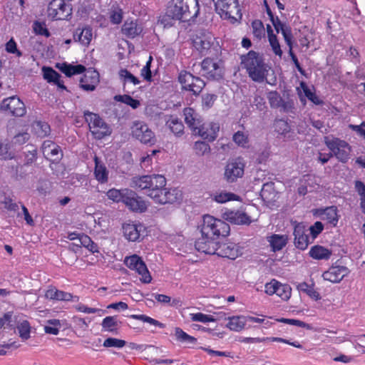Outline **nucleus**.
Masks as SVG:
<instances>
[{
  "label": "nucleus",
  "instance_id": "9",
  "mask_svg": "<svg viewBox=\"0 0 365 365\" xmlns=\"http://www.w3.org/2000/svg\"><path fill=\"white\" fill-rule=\"evenodd\" d=\"M124 264L128 268L135 271L140 277V280L145 284H148L152 280L149 270L142 258L137 255H132L125 257Z\"/></svg>",
  "mask_w": 365,
  "mask_h": 365
},
{
  "label": "nucleus",
  "instance_id": "4",
  "mask_svg": "<svg viewBox=\"0 0 365 365\" xmlns=\"http://www.w3.org/2000/svg\"><path fill=\"white\" fill-rule=\"evenodd\" d=\"M202 236L208 239H217L220 236L225 237L230 233V226L225 221L215 218L210 215H205L202 217L200 225Z\"/></svg>",
  "mask_w": 365,
  "mask_h": 365
},
{
  "label": "nucleus",
  "instance_id": "57",
  "mask_svg": "<svg viewBox=\"0 0 365 365\" xmlns=\"http://www.w3.org/2000/svg\"><path fill=\"white\" fill-rule=\"evenodd\" d=\"M252 33L257 39H261L264 36V27L259 20H255L252 23Z\"/></svg>",
  "mask_w": 365,
  "mask_h": 365
},
{
  "label": "nucleus",
  "instance_id": "63",
  "mask_svg": "<svg viewBox=\"0 0 365 365\" xmlns=\"http://www.w3.org/2000/svg\"><path fill=\"white\" fill-rule=\"evenodd\" d=\"M234 142L240 146L247 147L248 145V138L244 133L237 131L233 135Z\"/></svg>",
  "mask_w": 365,
  "mask_h": 365
},
{
  "label": "nucleus",
  "instance_id": "11",
  "mask_svg": "<svg viewBox=\"0 0 365 365\" xmlns=\"http://www.w3.org/2000/svg\"><path fill=\"white\" fill-rule=\"evenodd\" d=\"M178 80L183 89L189 91L195 95L199 94L205 86V83L202 79L185 71L180 73Z\"/></svg>",
  "mask_w": 365,
  "mask_h": 365
},
{
  "label": "nucleus",
  "instance_id": "2",
  "mask_svg": "<svg viewBox=\"0 0 365 365\" xmlns=\"http://www.w3.org/2000/svg\"><path fill=\"white\" fill-rule=\"evenodd\" d=\"M241 61L242 67L252 81L262 83L266 79L269 67L258 53L250 51L247 55L242 56Z\"/></svg>",
  "mask_w": 365,
  "mask_h": 365
},
{
  "label": "nucleus",
  "instance_id": "10",
  "mask_svg": "<svg viewBox=\"0 0 365 365\" xmlns=\"http://www.w3.org/2000/svg\"><path fill=\"white\" fill-rule=\"evenodd\" d=\"M47 14L52 20H66L71 16L72 9L63 0H52L48 4Z\"/></svg>",
  "mask_w": 365,
  "mask_h": 365
},
{
  "label": "nucleus",
  "instance_id": "59",
  "mask_svg": "<svg viewBox=\"0 0 365 365\" xmlns=\"http://www.w3.org/2000/svg\"><path fill=\"white\" fill-rule=\"evenodd\" d=\"M193 148L197 155H204L210 152L209 144L203 141L195 142Z\"/></svg>",
  "mask_w": 365,
  "mask_h": 365
},
{
  "label": "nucleus",
  "instance_id": "36",
  "mask_svg": "<svg viewBox=\"0 0 365 365\" xmlns=\"http://www.w3.org/2000/svg\"><path fill=\"white\" fill-rule=\"evenodd\" d=\"M228 322L226 327L233 331H241L245 329L247 323V318L245 316H232L227 318Z\"/></svg>",
  "mask_w": 365,
  "mask_h": 365
},
{
  "label": "nucleus",
  "instance_id": "13",
  "mask_svg": "<svg viewBox=\"0 0 365 365\" xmlns=\"http://www.w3.org/2000/svg\"><path fill=\"white\" fill-rule=\"evenodd\" d=\"M202 75L207 78L219 80L223 76V67L222 63L215 61L212 58H205L201 63Z\"/></svg>",
  "mask_w": 365,
  "mask_h": 365
},
{
  "label": "nucleus",
  "instance_id": "16",
  "mask_svg": "<svg viewBox=\"0 0 365 365\" xmlns=\"http://www.w3.org/2000/svg\"><path fill=\"white\" fill-rule=\"evenodd\" d=\"M1 109L9 111L12 115L16 117L24 116L26 113L24 102L16 96L4 99L1 104Z\"/></svg>",
  "mask_w": 365,
  "mask_h": 365
},
{
  "label": "nucleus",
  "instance_id": "18",
  "mask_svg": "<svg viewBox=\"0 0 365 365\" xmlns=\"http://www.w3.org/2000/svg\"><path fill=\"white\" fill-rule=\"evenodd\" d=\"M220 130V125L215 122H206L202 125H199L196 128L195 134H197L204 140L210 142L214 141Z\"/></svg>",
  "mask_w": 365,
  "mask_h": 365
},
{
  "label": "nucleus",
  "instance_id": "64",
  "mask_svg": "<svg viewBox=\"0 0 365 365\" xmlns=\"http://www.w3.org/2000/svg\"><path fill=\"white\" fill-rule=\"evenodd\" d=\"M152 61V57L150 56L149 60L147 61L146 64L142 68L140 71L141 76L148 81H151L152 75L150 71V65Z\"/></svg>",
  "mask_w": 365,
  "mask_h": 365
},
{
  "label": "nucleus",
  "instance_id": "22",
  "mask_svg": "<svg viewBox=\"0 0 365 365\" xmlns=\"http://www.w3.org/2000/svg\"><path fill=\"white\" fill-rule=\"evenodd\" d=\"M215 251L216 252L215 255L231 259H235L240 255L238 246L232 242H227L220 245L217 244Z\"/></svg>",
  "mask_w": 365,
  "mask_h": 365
},
{
  "label": "nucleus",
  "instance_id": "39",
  "mask_svg": "<svg viewBox=\"0 0 365 365\" xmlns=\"http://www.w3.org/2000/svg\"><path fill=\"white\" fill-rule=\"evenodd\" d=\"M309 255L315 259H328L331 255V252L321 245H315L309 250Z\"/></svg>",
  "mask_w": 365,
  "mask_h": 365
},
{
  "label": "nucleus",
  "instance_id": "17",
  "mask_svg": "<svg viewBox=\"0 0 365 365\" xmlns=\"http://www.w3.org/2000/svg\"><path fill=\"white\" fill-rule=\"evenodd\" d=\"M222 218L235 225H248L252 222L251 217L244 210H226L222 215Z\"/></svg>",
  "mask_w": 365,
  "mask_h": 365
},
{
  "label": "nucleus",
  "instance_id": "35",
  "mask_svg": "<svg viewBox=\"0 0 365 365\" xmlns=\"http://www.w3.org/2000/svg\"><path fill=\"white\" fill-rule=\"evenodd\" d=\"M288 240L287 235L273 234L267 237V241L274 252L282 250L287 244Z\"/></svg>",
  "mask_w": 365,
  "mask_h": 365
},
{
  "label": "nucleus",
  "instance_id": "38",
  "mask_svg": "<svg viewBox=\"0 0 365 365\" xmlns=\"http://www.w3.org/2000/svg\"><path fill=\"white\" fill-rule=\"evenodd\" d=\"M57 68L68 77L83 73L86 71V68L83 65L73 66L66 63L58 64Z\"/></svg>",
  "mask_w": 365,
  "mask_h": 365
},
{
  "label": "nucleus",
  "instance_id": "27",
  "mask_svg": "<svg viewBox=\"0 0 365 365\" xmlns=\"http://www.w3.org/2000/svg\"><path fill=\"white\" fill-rule=\"evenodd\" d=\"M267 98L272 108H279L280 110L287 111L292 107L289 102L284 101L277 91H269L267 94Z\"/></svg>",
  "mask_w": 365,
  "mask_h": 365
},
{
  "label": "nucleus",
  "instance_id": "23",
  "mask_svg": "<svg viewBox=\"0 0 365 365\" xmlns=\"http://www.w3.org/2000/svg\"><path fill=\"white\" fill-rule=\"evenodd\" d=\"M99 82V74L96 71L88 70L80 81L81 88L86 91H93Z\"/></svg>",
  "mask_w": 365,
  "mask_h": 365
},
{
  "label": "nucleus",
  "instance_id": "32",
  "mask_svg": "<svg viewBox=\"0 0 365 365\" xmlns=\"http://www.w3.org/2000/svg\"><path fill=\"white\" fill-rule=\"evenodd\" d=\"M183 115L186 124L191 130L196 132V128L200 124V116L193 108L190 107L184 108Z\"/></svg>",
  "mask_w": 365,
  "mask_h": 365
},
{
  "label": "nucleus",
  "instance_id": "26",
  "mask_svg": "<svg viewBox=\"0 0 365 365\" xmlns=\"http://www.w3.org/2000/svg\"><path fill=\"white\" fill-rule=\"evenodd\" d=\"M322 220L326 221L332 227H336L339 221V215L336 207L331 206L324 209H319L316 212Z\"/></svg>",
  "mask_w": 365,
  "mask_h": 365
},
{
  "label": "nucleus",
  "instance_id": "5",
  "mask_svg": "<svg viewBox=\"0 0 365 365\" xmlns=\"http://www.w3.org/2000/svg\"><path fill=\"white\" fill-rule=\"evenodd\" d=\"M215 11L225 19H230L232 23L241 19L238 0H212Z\"/></svg>",
  "mask_w": 365,
  "mask_h": 365
},
{
  "label": "nucleus",
  "instance_id": "28",
  "mask_svg": "<svg viewBox=\"0 0 365 365\" xmlns=\"http://www.w3.org/2000/svg\"><path fill=\"white\" fill-rule=\"evenodd\" d=\"M215 240L216 239H208L205 236H201V237L197 239L195 242V248L199 252L208 255H215L217 245Z\"/></svg>",
  "mask_w": 365,
  "mask_h": 365
},
{
  "label": "nucleus",
  "instance_id": "61",
  "mask_svg": "<svg viewBox=\"0 0 365 365\" xmlns=\"http://www.w3.org/2000/svg\"><path fill=\"white\" fill-rule=\"evenodd\" d=\"M268 40L274 54L281 57L282 55V51L277 36L275 34H271L269 35Z\"/></svg>",
  "mask_w": 365,
  "mask_h": 365
},
{
  "label": "nucleus",
  "instance_id": "52",
  "mask_svg": "<svg viewBox=\"0 0 365 365\" xmlns=\"http://www.w3.org/2000/svg\"><path fill=\"white\" fill-rule=\"evenodd\" d=\"M298 289L307 293L311 298L318 300L320 299V295L312 287L309 286L306 282L299 284L297 286Z\"/></svg>",
  "mask_w": 365,
  "mask_h": 365
},
{
  "label": "nucleus",
  "instance_id": "29",
  "mask_svg": "<svg viewBox=\"0 0 365 365\" xmlns=\"http://www.w3.org/2000/svg\"><path fill=\"white\" fill-rule=\"evenodd\" d=\"M42 152L44 157L51 160H57L61 156L60 147L48 140L43 143Z\"/></svg>",
  "mask_w": 365,
  "mask_h": 365
},
{
  "label": "nucleus",
  "instance_id": "51",
  "mask_svg": "<svg viewBox=\"0 0 365 365\" xmlns=\"http://www.w3.org/2000/svg\"><path fill=\"white\" fill-rule=\"evenodd\" d=\"M34 130L38 136L43 138L50 133V126L47 123L37 121L34 124Z\"/></svg>",
  "mask_w": 365,
  "mask_h": 365
},
{
  "label": "nucleus",
  "instance_id": "50",
  "mask_svg": "<svg viewBox=\"0 0 365 365\" xmlns=\"http://www.w3.org/2000/svg\"><path fill=\"white\" fill-rule=\"evenodd\" d=\"M130 317L132 319H134L140 320L143 322L148 323L151 325L158 327L160 328L165 327L164 324H163V323L160 322L159 321H158L155 319H153L147 315H145V314H132L130 316Z\"/></svg>",
  "mask_w": 365,
  "mask_h": 365
},
{
  "label": "nucleus",
  "instance_id": "7",
  "mask_svg": "<svg viewBox=\"0 0 365 365\" xmlns=\"http://www.w3.org/2000/svg\"><path fill=\"white\" fill-rule=\"evenodd\" d=\"M84 117L95 138L100 140L111 134L110 126L98 114L86 111Z\"/></svg>",
  "mask_w": 365,
  "mask_h": 365
},
{
  "label": "nucleus",
  "instance_id": "45",
  "mask_svg": "<svg viewBox=\"0 0 365 365\" xmlns=\"http://www.w3.org/2000/svg\"><path fill=\"white\" fill-rule=\"evenodd\" d=\"M167 125L175 135H180L183 133L184 125L177 118H170L167 121Z\"/></svg>",
  "mask_w": 365,
  "mask_h": 365
},
{
  "label": "nucleus",
  "instance_id": "55",
  "mask_svg": "<svg viewBox=\"0 0 365 365\" xmlns=\"http://www.w3.org/2000/svg\"><path fill=\"white\" fill-rule=\"evenodd\" d=\"M42 72L43 78L48 83H53L58 79V77H61L60 74L51 67L43 66Z\"/></svg>",
  "mask_w": 365,
  "mask_h": 365
},
{
  "label": "nucleus",
  "instance_id": "47",
  "mask_svg": "<svg viewBox=\"0 0 365 365\" xmlns=\"http://www.w3.org/2000/svg\"><path fill=\"white\" fill-rule=\"evenodd\" d=\"M119 76L124 84L130 83H133V85H138L140 83V81L138 79V78L134 76L127 69L120 70Z\"/></svg>",
  "mask_w": 365,
  "mask_h": 365
},
{
  "label": "nucleus",
  "instance_id": "43",
  "mask_svg": "<svg viewBox=\"0 0 365 365\" xmlns=\"http://www.w3.org/2000/svg\"><path fill=\"white\" fill-rule=\"evenodd\" d=\"M175 336L177 341L183 344H195L197 342V339L195 337L187 334L179 327L175 329Z\"/></svg>",
  "mask_w": 365,
  "mask_h": 365
},
{
  "label": "nucleus",
  "instance_id": "24",
  "mask_svg": "<svg viewBox=\"0 0 365 365\" xmlns=\"http://www.w3.org/2000/svg\"><path fill=\"white\" fill-rule=\"evenodd\" d=\"M163 192L158 196L155 201L156 203L166 204L173 203L182 199V192L178 188H166L163 187Z\"/></svg>",
  "mask_w": 365,
  "mask_h": 365
},
{
  "label": "nucleus",
  "instance_id": "31",
  "mask_svg": "<svg viewBox=\"0 0 365 365\" xmlns=\"http://www.w3.org/2000/svg\"><path fill=\"white\" fill-rule=\"evenodd\" d=\"M95 169L94 176L96 180L101 184L106 183L108 180L109 171L106 165L99 160L97 156L94 158Z\"/></svg>",
  "mask_w": 365,
  "mask_h": 365
},
{
  "label": "nucleus",
  "instance_id": "14",
  "mask_svg": "<svg viewBox=\"0 0 365 365\" xmlns=\"http://www.w3.org/2000/svg\"><path fill=\"white\" fill-rule=\"evenodd\" d=\"M264 289L268 295L275 294L284 301H287L292 295V288L289 284H282L274 279L266 283Z\"/></svg>",
  "mask_w": 365,
  "mask_h": 365
},
{
  "label": "nucleus",
  "instance_id": "37",
  "mask_svg": "<svg viewBox=\"0 0 365 365\" xmlns=\"http://www.w3.org/2000/svg\"><path fill=\"white\" fill-rule=\"evenodd\" d=\"M143 31L140 25L135 21H125L122 27V32L129 38H134Z\"/></svg>",
  "mask_w": 365,
  "mask_h": 365
},
{
  "label": "nucleus",
  "instance_id": "21",
  "mask_svg": "<svg viewBox=\"0 0 365 365\" xmlns=\"http://www.w3.org/2000/svg\"><path fill=\"white\" fill-rule=\"evenodd\" d=\"M349 272L348 268L344 266H332L322 274V277L326 281L338 283L348 275Z\"/></svg>",
  "mask_w": 365,
  "mask_h": 365
},
{
  "label": "nucleus",
  "instance_id": "58",
  "mask_svg": "<svg viewBox=\"0 0 365 365\" xmlns=\"http://www.w3.org/2000/svg\"><path fill=\"white\" fill-rule=\"evenodd\" d=\"M314 179V176L311 175H304L299 181V186L297 189V192L300 195H305L307 192V183H309V181H312Z\"/></svg>",
  "mask_w": 365,
  "mask_h": 365
},
{
  "label": "nucleus",
  "instance_id": "34",
  "mask_svg": "<svg viewBox=\"0 0 365 365\" xmlns=\"http://www.w3.org/2000/svg\"><path fill=\"white\" fill-rule=\"evenodd\" d=\"M268 14L271 16V20L277 33H279V31H281L284 41L289 43L290 38H293L290 26L283 24L277 17L274 19L271 12L269 11Z\"/></svg>",
  "mask_w": 365,
  "mask_h": 365
},
{
  "label": "nucleus",
  "instance_id": "42",
  "mask_svg": "<svg viewBox=\"0 0 365 365\" xmlns=\"http://www.w3.org/2000/svg\"><path fill=\"white\" fill-rule=\"evenodd\" d=\"M102 330L111 333H117L118 323L115 316L105 317L101 323Z\"/></svg>",
  "mask_w": 365,
  "mask_h": 365
},
{
  "label": "nucleus",
  "instance_id": "40",
  "mask_svg": "<svg viewBox=\"0 0 365 365\" xmlns=\"http://www.w3.org/2000/svg\"><path fill=\"white\" fill-rule=\"evenodd\" d=\"M213 200L218 203H225L229 201H240V197L232 192L221 191L215 192L212 196Z\"/></svg>",
  "mask_w": 365,
  "mask_h": 365
},
{
  "label": "nucleus",
  "instance_id": "62",
  "mask_svg": "<svg viewBox=\"0 0 365 365\" xmlns=\"http://www.w3.org/2000/svg\"><path fill=\"white\" fill-rule=\"evenodd\" d=\"M5 50L9 53L15 54L17 57L22 56V52L17 48V44L14 38H11L5 45Z\"/></svg>",
  "mask_w": 365,
  "mask_h": 365
},
{
  "label": "nucleus",
  "instance_id": "53",
  "mask_svg": "<svg viewBox=\"0 0 365 365\" xmlns=\"http://www.w3.org/2000/svg\"><path fill=\"white\" fill-rule=\"evenodd\" d=\"M274 128V130L282 135H285L290 131V126L288 123L282 119L275 120Z\"/></svg>",
  "mask_w": 365,
  "mask_h": 365
},
{
  "label": "nucleus",
  "instance_id": "1",
  "mask_svg": "<svg viewBox=\"0 0 365 365\" xmlns=\"http://www.w3.org/2000/svg\"><path fill=\"white\" fill-rule=\"evenodd\" d=\"M200 8L197 0H170L165 15L160 21L165 26H172V20L187 21L197 16Z\"/></svg>",
  "mask_w": 365,
  "mask_h": 365
},
{
  "label": "nucleus",
  "instance_id": "15",
  "mask_svg": "<svg viewBox=\"0 0 365 365\" xmlns=\"http://www.w3.org/2000/svg\"><path fill=\"white\" fill-rule=\"evenodd\" d=\"M123 236L128 241H140L145 235V227L140 222H127L123 225Z\"/></svg>",
  "mask_w": 365,
  "mask_h": 365
},
{
  "label": "nucleus",
  "instance_id": "25",
  "mask_svg": "<svg viewBox=\"0 0 365 365\" xmlns=\"http://www.w3.org/2000/svg\"><path fill=\"white\" fill-rule=\"evenodd\" d=\"M294 245L302 250H304L312 242L309 237L305 234V227L302 223H298L294 226Z\"/></svg>",
  "mask_w": 365,
  "mask_h": 365
},
{
  "label": "nucleus",
  "instance_id": "56",
  "mask_svg": "<svg viewBox=\"0 0 365 365\" xmlns=\"http://www.w3.org/2000/svg\"><path fill=\"white\" fill-rule=\"evenodd\" d=\"M125 344L126 341L125 340L109 337L104 340L103 346L106 348L115 347L120 349L125 346Z\"/></svg>",
  "mask_w": 365,
  "mask_h": 365
},
{
  "label": "nucleus",
  "instance_id": "48",
  "mask_svg": "<svg viewBox=\"0 0 365 365\" xmlns=\"http://www.w3.org/2000/svg\"><path fill=\"white\" fill-rule=\"evenodd\" d=\"M109 19L112 24H119L123 19V11L118 6H113L109 13Z\"/></svg>",
  "mask_w": 365,
  "mask_h": 365
},
{
  "label": "nucleus",
  "instance_id": "49",
  "mask_svg": "<svg viewBox=\"0 0 365 365\" xmlns=\"http://www.w3.org/2000/svg\"><path fill=\"white\" fill-rule=\"evenodd\" d=\"M190 318L192 322H199L202 323L214 322L216 319L213 316L205 314L202 312L191 313L190 314Z\"/></svg>",
  "mask_w": 365,
  "mask_h": 365
},
{
  "label": "nucleus",
  "instance_id": "46",
  "mask_svg": "<svg viewBox=\"0 0 365 365\" xmlns=\"http://www.w3.org/2000/svg\"><path fill=\"white\" fill-rule=\"evenodd\" d=\"M116 101L122 102L133 109H136L140 105V102L138 100L133 98L129 95H118L114 97Z\"/></svg>",
  "mask_w": 365,
  "mask_h": 365
},
{
  "label": "nucleus",
  "instance_id": "30",
  "mask_svg": "<svg viewBox=\"0 0 365 365\" xmlns=\"http://www.w3.org/2000/svg\"><path fill=\"white\" fill-rule=\"evenodd\" d=\"M45 297L46 299H53V300H58V301H71L78 300V297L73 296L69 292H66L61 290H58L55 287H51L48 289L45 293Z\"/></svg>",
  "mask_w": 365,
  "mask_h": 365
},
{
  "label": "nucleus",
  "instance_id": "44",
  "mask_svg": "<svg viewBox=\"0 0 365 365\" xmlns=\"http://www.w3.org/2000/svg\"><path fill=\"white\" fill-rule=\"evenodd\" d=\"M18 333L21 339L24 341L30 338L31 325L26 320L19 322L16 327Z\"/></svg>",
  "mask_w": 365,
  "mask_h": 365
},
{
  "label": "nucleus",
  "instance_id": "19",
  "mask_svg": "<svg viewBox=\"0 0 365 365\" xmlns=\"http://www.w3.org/2000/svg\"><path fill=\"white\" fill-rule=\"evenodd\" d=\"M215 40L212 34L203 32L194 38L193 46L201 54L205 55L213 45Z\"/></svg>",
  "mask_w": 365,
  "mask_h": 365
},
{
  "label": "nucleus",
  "instance_id": "12",
  "mask_svg": "<svg viewBox=\"0 0 365 365\" xmlns=\"http://www.w3.org/2000/svg\"><path fill=\"white\" fill-rule=\"evenodd\" d=\"M245 163L241 158L227 162L224 173V178L228 182H234L244 175Z\"/></svg>",
  "mask_w": 365,
  "mask_h": 365
},
{
  "label": "nucleus",
  "instance_id": "33",
  "mask_svg": "<svg viewBox=\"0 0 365 365\" xmlns=\"http://www.w3.org/2000/svg\"><path fill=\"white\" fill-rule=\"evenodd\" d=\"M93 38L92 29L90 27L78 28L73 34L75 41L79 42L81 45L88 46Z\"/></svg>",
  "mask_w": 365,
  "mask_h": 365
},
{
  "label": "nucleus",
  "instance_id": "6",
  "mask_svg": "<svg viewBox=\"0 0 365 365\" xmlns=\"http://www.w3.org/2000/svg\"><path fill=\"white\" fill-rule=\"evenodd\" d=\"M130 133L133 138L143 144L153 145L156 142L155 133L145 121L140 120L133 121Z\"/></svg>",
  "mask_w": 365,
  "mask_h": 365
},
{
  "label": "nucleus",
  "instance_id": "54",
  "mask_svg": "<svg viewBox=\"0 0 365 365\" xmlns=\"http://www.w3.org/2000/svg\"><path fill=\"white\" fill-rule=\"evenodd\" d=\"M49 325L44 327V331L46 334L57 335L59 333L61 322L58 319H51L48 321Z\"/></svg>",
  "mask_w": 365,
  "mask_h": 365
},
{
  "label": "nucleus",
  "instance_id": "3",
  "mask_svg": "<svg viewBox=\"0 0 365 365\" xmlns=\"http://www.w3.org/2000/svg\"><path fill=\"white\" fill-rule=\"evenodd\" d=\"M165 185L166 179L161 175H143L132 179V187L146 190L148 196L155 202Z\"/></svg>",
  "mask_w": 365,
  "mask_h": 365
},
{
  "label": "nucleus",
  "instance_id": "8",
  "mask_svg": "<svg viewBox=\"0 0 365 365\" xmlns=\"http://www.w3.org/2000/svg\"><path fill=\"white\" fill-rule=\"evenodd\" d=\"M324 143L339 161L346 163L350 156L351 147L345 140L338 138L326 136Z\"/></svg>",
  "mask_w": 365,
  "mask_h": 365
},
{
  "label": "nucleus",
  "instance_id": "41",
  "mask_svg": "<svg viewBox=\"0 0 365 365\" xmlns=\"http://www.w3.org/2000/svg\"><path fill=\"white\" fill-rule=\"evenodd\" d=\"M128 188L120 190L111 188L107 191L106 196L109 200H112L114 202H124V200L128 192Z\"/></svg>",
  "mask_w": 365,
  "mask_h": 365
},
{
  "label": "nucleus",
  "instance_id": "20",
  "mask_svg": "<svg viewBox=\"0 0 365 365\" xmlns=\"http://www.w3.org/2000/svg\"><path fill=\"white\" fill-rule=\"evenodd\" d=\"M123 203L127 207L134 212H143L147 209L145 202L130 189L128 190Z\"/></svg>",
  "mask_w": 365,
  "mask_h": 365
},
{
  "label": "nucleus",
  "instance_id": "60",
  "mask_svg": "<svg viewBox=\"0 0 365 365\" xmlns=\"http://www.w3.org/2000/svg\"><path fill=\"white\" fill-rule=\"evenodd\" d=\"M76 310L80 312L86 313V314H94L98 313L100 316L105 314V311L101 309L97 308H91L88 307L83 304H78L75 306Z\"/></svg>",
  "mask_w": 365,
  "mask_h": 365
}]
</instances>
